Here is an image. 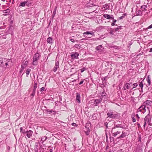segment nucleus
<instances>
[{
	"label": "nucleus",
	"instance_id": "nucleus-1",
	"mask_svg": "<svg viewBox=\"0 0 152 152\" xmlns=\"http://www.w3.org/2000/svg\"><path fill=\"white\" fill-rule=\"evenodd\" d=\"M152 102L149 100H147L144 102L145 104H143L137 110L138 112H141L142 113H144L146 111V108L149 111V108L150 107Z\"/></svg>",
	"mask_w": 152,
	"mask_h": 152
},
{
	"label": "nucleus",
	"instance_id": "nucleus-2",
	"mask_svg": "<svg viewBox=\"0 0 152 152\" xmlns=\"http://www.w3.org/2000/svg\"><path fill=\"white\" fill-rule=\"evenodd\" d=\"M40 55L38 53H36L33 57L32 64L36 65L38 63V60L39 59Z\"/></svg>",
	"mask_w": 152,
	"mask_h": 152
},
{
	"label": "nucleus",
	"instance_id": "nucleus-3",
	"mask_svg": "<svg viewBox=\"0 0 152 152\" xmlns=\"http://www.w3.org/2000/svg\"><path fill=\"white\" fill-rule=\"evenodd\" d=\"M151 116L149 114L148 115L145 117L144 120V124L143 125L144 127H145V124L146 123H148L149 124H150V123L151 121Z\"/></svg>",
	"mask_w": 152,
	"mask_h": 152
},
{
	"label": "nucleus",
	"instance_id": "nucleus-4",
	"mask_svg": "<svg viewBox=\"0 0 152 152\" xmlns=\"http://www.w3.org/2000/svg\"><path fill=\"white\" fill-rule=\"evenodd\" d=\"M107 115L108 117L112 118H115L118 116V114L113 113L112 110H110V111L107 113Z\"/></svg>",
	"mask_w": 152,
	"mask_h": 152
},
{
	"label": "nucleus",
	"instance_id": "nucleus-5",
	"mask_svg": "<svg viewBox=\"0 0 152 152\" xmlns=\"http://www.w3.org/2000/svg\"><path fill=\"white\" fill-rule=\"evenodd\" d=\"M115 127H114L112 128L111 131V133L112 134V135L114 137H116L117 135L120 134L121 132V131H117L116 132H115Z\"/></svg>",
	"mask_w": 152,
	"mask_h": 152
},
{
	"label": "nucleus",
	"instance_id": "nucleus-6",
	"mask_svg": "<svg viewBox=\"0 0 152 152\" xmlns=\"http://www.w3.org/2000/svg\"><path fill=\"white\" fill-rule=\"evenodd\" d=\"M90 125V123H87L86 124L85 127L86 128V131H85V132L87 135H89L90 132V129L88 127Z\"/></svg>",
	"mask_w": 152,
	"mask_h": 152
},
{
	"label": "nucleus",
	"instance_id": "nucleus-7",
	"mask_svg": "<svg viewBox=\"0 0 152 152\" xmlns=\"http://www.w3.org/2000/svg\"><path fill=\"white\" fill-rule=\"evenodd\" d=\"M70 55L72 58L77 59L79 54L77 52H72L71 53Z\"/></svg>",
	"mask_w": 152,
	"mask_h": 152
},
{
	"label": "nucleus",
	"instance_id": "nucleus-8",
	"mask_svg": "<svg viewBox=\"0 0 152 152\" xmlns=\"http://www.w3.org/2000/svg\"><path fill=\"white\" fill-rule=\"evenodd\" d=\"M132 85V83H126L124 85V86L123 88V90H125L126 89H129L130 86Z\"/></svg>",
	"mask_w": 152,
	"mask_h": 152
},
{
	"label": "nucleus",
	"instance_id": "nucleus-9",
	"mask_svg": "<svg viewBox=\"0 0 152 152\" xmlns=\"http://www.w3.org/2000/svg\"><path fill=\"white\" fill-rule=\"evenodd\" d=\"M103 16L105 18L108 19H113L114 18L113 16V15L104 14L103 15Z\"/></svg>",
	"mask_w": 152,
	"mask_h": 152
},
{
	"label": "nucleus",
	"instance_id": "nucleus-10",
	"mask_svg": "<svg viewBox=\"0 0 152 152\" xmlns=\"http://www.w3.org/2000/svg\"><path fill=\"white\" fill-rule=\"evenodd\" d=\"M76 101L78 103H80V94L78 93H77L76 94Z\"/></svg>",
	"mask_w": 152,
	"mask_h": 152
},
{
	"label": "nucleus",
	"instance_id": "nucleus-11",
	"mask_svg": "<svg viewBox=\"0 0 152 152\" xmlns=\"http://www.w3.org/2000/svg\"><path fill=\"white\" fill-rule=\"evenodd\" d=\"M26 136L28 138H30L32 136L33 133V132L31 130H29L28 131H26Z\"/></svg>",
	"mask_w": 152,
	"mask_h": 152
},
{
	"label": "nucleus",
	"instance_id": "nucleus-12",
	"mask_svg": "<svg viewBox=\"0 0 152 152\" xmlns=\"http://www.w3.org/2000/svg\"><path fill=\"white\" fill-rule=\"evenodd\" d=\"M2 60H3V63L4 64V66H7L8 64H9V63L10 62V59H8L6 60L5 59H3Z\"/></svg>",
	"mask_w": 152,
	"mask_h": 152
},
{
	"label": "nucleus",
	"instance_id": "nucleus-13",
	"mask_svg": "<svg viewBox=\"0 0 152 152\" xmlns=\"http://www.w3.org/2000/svg\"><path fill=\"white\" fill-rule=\"evenodd\" d=\"M59 67V62L58 61H56V63H55V66L54 67V68H53V71H54V72H56L57 71L58 68Z\"/></svg>",
	"mask_w": 152,
	"mask_h": 152
},
{
	"label": "nucleus",
	"instance_id": "nucleus-14",
	"mask_svg": "<svg viewBox=\"0 0 152 152\" xmlns=\"http://www.w3.org/2000/svg\"><path fill=\"white\" fill-rule=\"evenodd\" d=\"M127 134L126 132H124V131H123L122 132V134L119 137H117V139H119L121 138H123L126 136Z\"/></svg>",
	"mask_w": 152,
	"mask_h": 152
},
{
	"label": "nucleus",
	"instance_id": "nucleus-15",
	"mask_svg": "<svg viewBox=\"0 0 152 152\" xmlns=\"http://www.w3.org/2000/svg\"><path fill=\"white\" fill-rule=\"evenodd\" d=\"M102 98L101 97L99 99H95L94 100V104H95V106L97 105V104L100 103L102 101Z\"/></svg>",
	"mask_w": 152,
	"mask_h": 152
},
{
	"label": "nucleus",
	"instance_id": "nucleus-16",
	"mask_svg": "<svg viewBox=\"0 0 152 152\" xmlns=\"http://www.w3.org/2000/svg\"><path fill=\"white\" fill-rule=\"evenodd\" d=\"M96 49L99 52H101L102 51V45H100L96 48Z\"/></svg>",
	"mask_w": 152,
	"mask_h": 152
},
{
	"label": "nucleus",
	"instance_id": "nucleus-17",
	"mask_svg": "<svg viewBox=\"0 0 152 152\" xmlns=\"http://www.w3.org/2000/svg\"><path fill=\"white\" fill-rule=\"evenodd\" d=\"M83 34H91L92 36L94 35V33L93 31H87L83 33Z\"/></svg>",
	"mask_w": 152,
	"mask_h": 152
},
{
	"label": "nucleus",
	"instance_id": "nucleus-18",
	"mask_svg": "<svg viewBox=\"0 0 152 152\" xmlns=\"http://www.w3.org/2000/svg\"><path fill=\"white\" fill-rule=\"evenodd\" d=\"M47 42L50 44H52L53 42L52 38L50 37H49L48 38L47 40Z\"/></svg>",
	"mask_w": 152,
	"mask_h": 152
},
{
	"label": "nucleus",
	"instance_id": "nucleus-19",
	"mask_svg": "<svg viewBox=\"0 0 152 152\" xmlns=\"http://www.w3.org/2000/svg\"><path fill=\"white\" fill-rule=\"evenodd\" d=\"M10 10L9 9H7L6 10H5L4 11V12H3L5 14H4L3 15L4 16H6L7 15V13H10Z\"/></svg>",
	"mask_w": 152,
	"mask_h": 152
},
{
	"label": "nucleus",
	"instance_id": "nucleus-20",
	"mask_svg": "<svg viewBox=\"0 0 152 152\" xmlns=\"http://www.w3.org/2000/svg\"><path fill=\"white\" fill-rule=\"evenodd\" d=\"M27 3V0L26 1H25L21 2L20 3V4H19V7H24L25 6V5Z\"/></svg>",
	"mask_w": 152,
	"mask_h": 152
},
{
	"label": "nucleus",
	"instance_id": "nucleus-21",
	"mask_svg": "<svg viewBox=\"0 0 152 152\" xmlns=\"http://www.w3.org/2000/svg\"><path fill=\"white\" fill-rule=\"evenodd\" d=\"M47 138V137L46 136L43 137L41 139V143L43 144L44 141H45Z\"/></svg>",
	"mask_w": 152,
	"mask_h": 152
},
{
	"label": "nucleus",
	"instance_id": "nucleus-22",
	"mask_svg": "<svg viewBox=\"0 0 152 152\" xmlns=\"http://www.w3.org/2000/svg\"><path fill=\"white\" fill-rule=\"evenodd\" d=\"M146 80L148 84V85L149 86L151 84V78L148 75L146 78Z\"/></svg>",
	"mask_w": 152,
	"mask_h": 152
},
{
	"label": "nucleus",
	"instance_id": "nucleus-23",
	"mask_svg": "<svg viewBox=\"0 0 152 152\" xmlns=\"http://www.w3.org/2000/svg\"><path fill=\"white\" fill-rule=\"evenodd\" d=\"M57 8V7H55L52 15V17L53 18L54 17V16L56 15Z\"/></svg>",
	"mask_w": 152,
	"mask_h": 152
},
{
	"label": "nucleus",
	"instance_id": "nucleus-24",
	"mask_svg": "<svg viewBox=\"0 0 152 152\" xmlns=\"http://www.w3.org/2000/svg\"><path fill=\"white\" fill-rule=\"evenodd\" d=\"M20 129L21 133H23V134H24L26 133V132L24 129H23V127H20Z\"/></svg>",
	"mask_w": 152,
	"mask_h": 152
},
{
	"label": "nucleus",
	"instance_id": "nucleus-25",
	"mask_svg": "<svg viewBox=\"0 0 152 152\" xmlns=\"http://www.w3.org/2000/svg\"><path fill=\"white\" fill-rule=\"evenodd\" d=\"M143 80H142L141 82H140L139 84V85L140 86V87L141 88V91H142V88L143 87V83L142 82V81H143Z\"/></svg>",
	"mask_w": 152,
	"mask_h": 152
},
{
	"label": "nucleus",
	"instance_id": "nucleus-26",
	"mask_svg": "<svg viewBox=\"0 0 152 152\" xmlns=\"http://www.w3.org/2000/svg\"><path fill=\"white\" fill-rule=\"evenodd\" d=\"M147 7L146 5H144L141 6V9L142 11L146 10V9Z\"/></svg>",
	"mask_w": 152,
	"mask_h": 152
},
{
	"label": "nucleus",
	"instance_id": "nucleus-27",
	"mask_svg": "<svg viewBox=\"0 0 152 152\" xmlns=\"http://www.w3.org/2000/svg\"><path fill=\"white\" fill-rule=\"evenodd\" d=\"M135 114H132V121L134 122H135L136 121V119H135Z\"/></svg>",
	"mask_w": 152,
	"mask_h": 152
},
{
	"label": "nucleus",
	"instance_id": "nucleus-28",
	"mask_svg": "<svg viewBox=\"0 0 152 152\" xmlns=\"http://www.w3.org/2000/svg\"><path fill=\"white\" fill-rule=\"evenodd\" d=\"M142 12L140 10L136 11V14L137 15H142Z\"/></svg>",
	"mask_w": 152,
	"mask_h": 152
},
{
	"label": "nucleus",
	"instance_id": "nucleus-29",
	"mask_svg": "<svg viewBox=\"0 0 152 152\" xmlns=\"http://www.w3.org/2000/svg\"><path fill=\"white\" fill-rule=\"evenodd\" d=\"M122 27L121 26H118L117 28H115V31H119V29H121Z\"/></svg>",
	"mask_w": 152,
	"mask_h": 152
},
{
	"label": "nucleus",
	"instance_id": "nucleus-30",
	"mask_svg": "<svg viewBox=\"0 0 152 152\" xmlns=\"http://www.w3.org/2000/svg\"><path fill=\"white\" fill-rule=\"evenodd\" d=\"M31 71V69H28L26 72V73L27 75V76L28 77V75L29 74L30 72Z\"/></svg>",
	"mask_w": 152,
	"mask_h": 152
},
{
	"label": "nucleus",
	"instance_id": "nucleus-31",
	"mask_svg": "<svg viewBox=\"0 0 152 152\" xmlns=\"http://www.w3.org/2000/svg\"><path fill=\"white\" fill-rule=\"evenodd\" d=\"M28 64V61H24L23 62V65H22L24 66V68L25 67L26 65Z\"/></svg>",
	"mask_w": 152,
	"mask_h": 152
},
{
	"label": "nucleus",
	"instance_id": "nucleus-32",
	"mask_svg": "<svg viewBox=\"0 0 152 152\" xmlns=\"http://www.w3.org/2000/svg\"><path fill=\"white\" fill-rule=\"evenodd\" d=\"M126 15V13L124 14L123 15V16H121L118 18V19L119 20L122 19L124 18L125 16Z\"/></svg>",
	"mask_w": 152,
	"mask_h": 152
},
{
	"label": "nucleus",
	"instance_id": "nucleus-33",
	"mask_svg": "<svg viewBox=\"0 0 152 152\" xmlns=\"http://www.w3.org/2000/svg\"><path fill=\"white\" fill-rule=\"evenodd\" d=\"M3 59L0 58V65H2V66H4V64L3 63Z\"/></svg>",
	"mask_w": 152,
	"mask_h": 152
},
{
	"label": "nucleus",
	"instance_id": "nucleus-34",
	"mask_svg": "<svg viewBox=\"0 0 152 152\" xmlns=\"http://www.w3.org/2000/svg\"><path fill=\"white\" fill-rule=\"evenodd\" d=\"M116 22V20L115 19H113V22L111 23V25L113 26L115 25V23Z\"/></svg>",
	"mask_w": 152,
	"mask_h": 152
},
{
	"label": "nucleus",
	"instance_id": "nucleus-35",
	"mask_svg": "<svg viewBox=\"0 0 152 152\" xmlns=\"http://www.w3.org/2000/svg\"><path fill=\"white\" fill-rule=\"evenodd\" d=\"M137 86H138V84L137 83H134L133 84V87L132 88V89H133V88H136Z\"/></svg>",
	"mask_w": 152,
	"mask_h": 152
},
{
	"label": "nucleus",
	"instance_id": "nucleus-36",
	"mask_svg": "<svg viewBox=\"0 0 152 152\" xmlns=\"http://www.w3.org/2000/svg\"><path fill=\"white\" fill-rule=\"evenodd\" d=\"M115 128L116 127L118 128H122V125L121 124H117L115 126Z\"/></svg>",
	"mask_w": 152,
	"mask_h": 152
},
{
	"label": "nucleus",
	"instance_id": "nucleus-37",
	"mask_svg": "<svg viewBox=\"0 0 152 152\" xmlns=\"http://www.w3.org/2000/svg\"><path fill=\"white\" fill-rule=\"evenodd\" d=\"M86 69V68L85 67H83L82 69H80V72L81 73L83 72Z\"/></svg>",
	"mask_w": 152,
	"mask_h": 152
},
{
	"label": "nucleus",
	"instance_id": "nucleus-38",
	"mask_svg": "<svg viewBox=\"0 0 152 152\" xmlns=\"http://www.w3.org/2000/svg\"><path fill=\"white\" fill-rule=\"evenodd\" d=\"M114 29L111 30H110V33L112 35H114Z\"/></svg>",
	"mask_w": 152,
	"mask_h": 152
},
{
	"label": "nucleus",
	"instance_id": "nucleus-39",
	"mask_svg": "<svg viewBox=\"0 0 152 152\" xmlns=\"http://www.w3.org/2000/svg\"><path fill=\"white\" fill-rule=\"evenodd\" d=\"M37 83H34V88H37Z\"/></svg>",
	"mask_w": 152,
	"mask_h": 152
},
{
	"label": "nucleus",
	"instance_id": "nucleus-40",
	"mask_svg": "<svg viewBox=\"0 0 152 152\" xmlns=\"http://www.w3.org/2000/svg\"><path fill=\"white\" fill-rule=\"evenodd\" d=\"M105 93H104V92H103L102 94L101 95V98H103L104 96H106L105 95Z\"/></svg>",
	"mask_w": 152,
	"mask_h": 152
},
{
	"label": "nucleus",
	"instance_id": "nucleus-41",
	"mask_svg": "<svg viewBox=\"0 0 152 152\" xmlns=\"http://www.w3.org/2000/svg\"><path fill=\"white\" fill-rule=\"evenodd\" d=\"M26 4L28 6H29L31 5V3H29V1H27V3Z\"/></svg>",
	"mask_w": 152,
	"mask_h": 152
},
{
	"label": "nucleus",
	"instance_id": "nucleus-42",
	"mask_svg": "<svg viewBox=\"0 0 152 152\" xmlns=\"http://www.w3.org/2000/svg\"><path fill=\"white\" fill-rule=\"evenodd\" d=\"M21 68H22V69H21L20 71V72L21 73V72H22L23 70V69H24V66L22 65H21Z\"/></svg>",
	"mask_w": 152,
	"mask_h": 152
},
{
	"label": "nucleus",
	"instance_id": "nucleus-43",
	"mask_svg": "<svg viewBox=\"0 0 152 152\" xmlns=\"http://www.w3.org/2000/svg\"><path fill=\"white\" fill-rule=\"evenodd\" d=\"M79 44H77L75 45V47L76 48H78V47H79Z\"/></svg>",
	"mask_w": 152,
	"mask_h": 152
},
{
	"label": "nucleus",
	"instance_id": "nucleus-44",
	"mask_svg": "<svg viewBox=\"0 0 152 152\" xmlns=\"http://www.w3.org/2000/svg\"><path fill=\"white\" fill-rule=\"evenodd\" d=\"M91 1H89V3H88V4H87V6H89V7H92V6H93V5H94V4H91V5H89V4H90V2H91Z\"/></svg>",
	"mask_w": 152,
	"mask_h": 152
},
{
	"label": "nucleus",
	"instance_id": "nucleus-45",
	"mask_svg": "<svg viewBox=\"0 0 152 152\" xmlns=\"http://www.w3.org/2000/svg\"><path fill=\"white\" fill-rule=\"evenodd\" d=\"M45 89V88L44 87H42L40 89V91L42 92L43 91H44V89Z\"/></svg>",
	"mask_w": 152,
	"mask_h": 152
},
{
	"label": "nucleus",
	"instance_id": "nucleus-46",
	"mask_svg": "<svg viewBox=\"0 0 152 152\" xmlns=\"http://www.w3.org/2000/svg\"><path fill=\"white\" fill-rule=\"evenodd\" d=\"M107 76H106L104 77L103 79L102 80L103 81H106L107 80Z\"/></svg>",
	"mask_w": 152,
	"mask_h": 152
},
{
	"label": "nucleus",
	"instance_id": "nucleus-47",
	"mask_svg": "<svg viewBox=\"0 0 152 152\" xmlns=\"http://www.w3.org/2000/svg\"><path fill=\"white\" fill-rule=\"evenodd\" d=\"M35 92L32 91V93L31 94V95L33 97H34L35 95Z\"/></svg>",
	"mask_w": 152,
	"mask_h": 152
},
{
	"label": "nucleus",
	"instance_id": "nucleus-48",
	"mask_svg": "<svg viewBox=\"0 0 152 152\" xmlns=\"http://www.w3.org/2000/svg\"><path fill=\"white\" fill-rule=\"evenodd\" d=\"M84 80H81L79 83V85H81L84 82Z\"/></svg>",
	"mask_w": 152,
	"mask_h": 152
},
{
	"label": "nucleus",
	"instance_id": "nucleus-49",
	"mask_svg": "<svg viewBox=\"0 0 152 152\" xmlns=\"http://www.w3.org/2000/svg\"><path fill=\"white\" fill-rule=\"evenodd\" d=\"M107 122H106V123H104V126H106V127L107 128H108V126H107Z\"/></svg>",
	"mask_w": 152,
	"mask_h": 152
},
{
	"label": "nucleus",
	"instance_id": "nucleus-50",
	"mask_svg": "<svg viewBox=\"0 0 152 152\" xmlns=\"http://www.w3.org/2000/svg\"><path fill=\"white\" fill-rule=\"evenodd\" d=\"M136 116L137 117V118H138V119H137V121H138V120L140 118V117H139V115H138V114H136Z\"/></svg>",
	"mask_w": 152,
	"mask_h": 152
},
{
	"label": "nucleus",
	"instance_id": "nucleus-51",
	"mask_svg": "<svg viewBox=\"0 0 152 152\" xmlns=\"http://www.w3.org/2000/svg\"><path fill=\"white\" fill-rule=\"evenodd\" d=\"M152 28V24L150 25L148 27V28Z\"/></svg>",
	"mask_w": 152,
	"mask_h": 152
},
{
	"label": "nucleus",
	"instance_id": "nucleus-52",
	"mask_svg": "<svg viewBox=\"0 0 152 152\" xmlns=\"http://www.w3.org/2000/svg\"><path fill=\"white\" fill-rule=\"evenodd\" d=\"M72 125L74 126H76V124L75 123H72Z\"/></svg>",
	"mask_w": 152,
	"mask_h": 152
},
{
	"label": "nucleus",
	"instance_id": "nucleus-53",
	"mask_svg": "<svg viewBox=\"0 0 152 152\" xmlns=\"http://www.w3.org/2000/svg\"><path fill=\"white\" fill-rule=\"evenodd\" d=\"M70 40H71V41L72 42H75V40H74V39H70Z\"/></svg>",
	"mask_w": 152,
	"mask_h": 152
},
{
	"label": "nucleus",
	"instance_id": "nucleus-54",
	"mask_svg": "<svg viewBox=\"0 0 152 152\" xmlns=\"http://www.w3.org/2000/svg\"><path fill=\"white\" fill-rule=\"evenodd\" d=\"M143 53L142 52V53H140L139 54H138L137 55V57H138L139 56H140V55H142V54H143Z\"/></svg>",
	"mask_w": 152,
	"mask_h": 152
},
{
	"label": "nucleus",
	"instance_id": "nucleus-55",
	"mask_svg": "<svg viewBox=\"0 0 152 152\" xmlns=\"http://www.w3.org/2000/svg\"><path fill=\"white\" fill-rule=\"evenodd\" d=\"M36 88H34V89H33L32 91L36 92Z\"/></svg>",
	"mask_w": 152,
	"mask_h": 152
},
{
	"label": "nucleus",
	"instance_id": "nucleus-56",
	"mask_svg": "<svg viewBox=\"0 0 152 152\" xmlns=\"http://www.w3.org/2000/svg\"><path fill=\"white\" fill-rule=\"evenodd\" d=\"M53 149H50L49 152H53Z\"/></svg>",
	"mask_w": 152,
	"mask_h": 152
},
{
	"label": "nucleus",
	"instance_id": "nucleus-57",
	"mask_svg": "<svg viewBox=\"0 0 152 152\" xmlns=\"http://www.w3.org/2000/svg\"><path fill=\"white\" fill-rule=\"evenodd\" d=\"M137 125H138V128H139L140 127V124H137Z\"/></svg>",
	"mask_w": 152,
	"mask_h": 152
},
{
	"label": "nucleus",
	"instance_id": "nucleus-58",
	"mask_svg": "<svg viewBox=\"0 0 152 152\" xmlns=\"http://www.w3.org/2000/svg\"><path fill=\"white\" fill-rule=\"evenodd\" d=\"M150 52H152V48H150V50L149 51Z\"/></svg>",
	"mask_w": 152,
	"mask_h": 152
},
{
	"label": "nucleus",
	"instance_id": "nucleus-59",
	"mask_svg": "<svg viewBox=\"0 0 152 152\" xmlns=\"http://www.w3.org/2000/svg\"><path fill=\"white\" fill-rule=\"evenodd\" d=\"M35 152H38V151L37 150H35Z\"/></svg>",
	"mask_w": 152,
	"mask_h": 152
},
{
	"label": "nucleus",
	"instance_id": "nucleus-60",
	"mask_svg": "<svg viewBox=\"0 0 152 152\" xmlns=\"http://www.w3.org/2000/svg\"><path fill=\"white\" fill-rule=\"evenodd\" d=\"M50 112L51 113H52V110H51V111H50Z\"/></svg>",
	"mask_w": 152,
	"mask_h": 152
},
{
	"label": "nucleus",
	"instance_id": "nucleus-61",
	"mask_svg": "<svg viewBox=\"0 0 152 152\" xmlns=\"http://www.w3.org/2000/svg\"><path fill=\"white\" fill-rule=\"evenodd\" d=\"M148 152H150V151H149Z\"/></svg>",
	"mask_w": 152,
	"mask_h": 152
},
{
	"label": "nucleus",
	"instance_id": "nucleus-62",
	"mask_svg": "<svg viewBox=\"0 0 152 152\" xmlns=\"http://www.w3.org/2000/svg\"><path fill=\"white\" fill-rule=\"evenodd\" d=\"M112 152V151H109V152Z\"/></svg>",
	"mask_w": 152,
	"mask_h": 152
}]
</instances>
